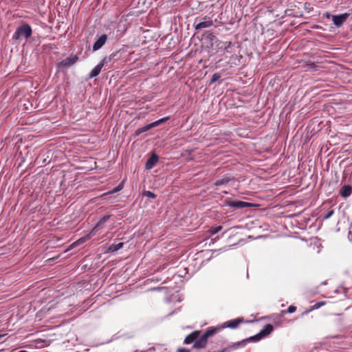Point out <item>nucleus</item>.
<instances>
[{
  "label": "nucleus",
  "mask_w": 352,
  "mask_h": 352,
  "mask_svg": "<svg viewBox=\"0 0 352 352\" xmlns=\"http://www.w3.org/2000/svg\"><path fill=\"white\" fill-rule=\"evenodd\" d=\"M219 332V328H214L213 327H208L201 336L200 335V331H195L186 337L184 343L189 344L195 342L194 348L203 349L207 345L208 338Z\"/></svg>",
  "instance_id": "obj_1"
},
{
  "label": "nucleus",
  "mask_w": 352,
  "mask_h": 352,
  "mask_svg": "<svg viewBox=\"0 0 352 352\" xmlns=\"http://www.w3.org/2000/svg\"><path fill=\"white\" fill-rule=\"evenodd\" d=\"M219 332V328H214L213 327H208L201 336L200 335V331H195L186 337L184 343L189 344L195 342L194 348L203 349L207 345L208 338Z\"/></svg>",
  "instance_id": "obj_2"
},
{
  "label": "nucleus",
  "mask_w": 352,
  "mask_h": 352,
  "mask_svg": "<svg viewBox=\"0 0 352 352\" xmlns=\"http://www.w3.org/2000/svg\"><path fill=\"white\" fill-rule=\"evenodd\" d=\"M32 34L31 26L28 23H23L21 26L16 28L15 32L12 35L14 40H19L21 37L28 38Z\"/></svg>",
  "instance_id": "obj_3"
},
{
  "label": "nucleus",
  "mask_w": 352,
  "mask_h": 352,
  "mask_svg": "<svg viewBox=\"0 0 352 352\" xmlns=\"http://www.w3.org/2000/svg\"><path fill=\"white\" fill-rule=\"evenodd\" d=\"M273 329H274V327L270 324H267L263 327V329L258 333H257L254 336L251 337L250 338V340H253V341H258L260 339L270 335L272 333V331H273Z\"/></svg>",
  "instance_id": "obj_4"
},
{
  "label": "nucleus",
  "mask_w": 352,
  "mask_h": 352,
  "mask_svg": "<svg viewBox=\"0 0 352 352\" xmlns=\"http://www.w3.org/2000/svg\"><path fill=\"white\" fill-rule=\"evenodd\" d=\"M111 60V58L110 57H104L101 62L91 70L89 74V78H93L98 76L104 65L109 63Z\"/></svg>",
  "instance_id": "obj_5"
},
{
  "label": "nucleus",
  "mask_w": 352,
  "mask_h": 352,
  "mask_svg": "<svg viewBox=\"0 0 352 352\" xmlns=\"http://www.w3.org/2000/svg\"><path fill=\"white\" fill-rule=\"evenodd\" d=\"M244 321L243 318H237L234 320H231L226 322L224 324L217 327H213L214 328H219V331L224 328L228 327L230 329L236 328L240 324L243 323Z\"/></svg>",
  "instance_id": "obj_6"
},
{
  "label": "nucleus",
  "mask_w": 352,
  "mask_h": 352,
  "mask_svg": "<svg viewBox=\"0 0 352 352\" xmlns=\"http://www.w3.org/2000/svg\"><path fill=\"white\" fill-rule=\"evenodd\" d=\"M169 119V117H164L163 118H161L155 122H153L149 124H147L142 128H140L138 129L137 131H136V133L138 135V134H140L143 132H145L149 129H151V128H153V127H155V126H157L158 125H160V124L162 123H164L166 121H167Z\"/></svg>",
  "instance_id": "obj_7"
},
{
  "label": "nucleus",
  "mask_w": 352,
  "mask_h": 352,
  "mask_svg": "<svg viewBox=\"0 0 352 352\" xmlns=\"http://www.w3.org/2000/svg\"><path fill=\"white\" fill-rule=\"evenodd\" d=\"M169 119V117H164L163 118H161L155 122H153L149 124H147L142 128H140L138 129L137 131H136V133L138 135V134H140L143 132H145L149 129H151V128H153V127H155V126H157L158 125H160V124L162 123H164L166 121H167Z\"/></svg>",
  "instance_id": "obj_8"
},
{
  "label": "nucleus",
  "mask_w": 352,
  "mask_h": 352,
  "mask_svg": "<svg viewBox=\"0 0 352 352\" xmlns=\"http://www.w3.org/2000/svg\"><path fill=\"white\" fill-rule=\"evenodd\" d=\"M213 25V21L211 18L208 16H205L202 18V21L195 25L196 30H201L203 28H210Z\"/></svg>",
  "instance_id": "obj_9"
},
{
  "label": "nucleus",
  "mask_w": 352,
  "mask_h": 352,
  "mask_svg": "<svg viewBox=\"0 0 352 352\" xmlns=\"http://www.w3.org/2000/svg\"><path fill=\"white\" fill-rule=\"evenodd\" d=\"M111 215H104L100 220L96 223V225L90 231L94 236L96 232L104 227L105 223L109 219Z\"/></svg>",
  "instance_id": "obj_10"
},
{
  "label": "nucleus",
  "mask_w": 352,
  "mask_h": 352,
  "mask_svg": "<svg viewBox=\"0 0 352 352\" xmlns=\"http://www.w3.org/2000/svg\"><path fill=\"white\" fill-rule=\"evenodd\" d=\"M349 16V14L348 13H344L339 15H333L332 16L333 24L337 27L341 26Z\"/></svg>",
  "instance_id": "obj_11"
},
{
  "label": "nucleus",
  "mask_w": 352,
  "mask_h": 352,
  "mask_svg": "<svg viewBox=\"0 0 352 352\" xmlns=\"http://www.w3.org/2000/svg\"><path fill=\"white\" fill-rule=\"evenodd\" d=\"M227 205L234 208H243L250 207L251 204L242 201H228Z\"/></svg>",
  "instance_id": "obj_12"
},
{
  "label": "nucleus",
  "mask_w": 352,
  "mask_h": 352,
  "mask_svg": "<svg viewBox=\"0 0 352 352\" xmlns=\"http://www.w3.org/2000/svg\"><path fill=\"white\" fill-rule=\"evenodd\" d=\"M158 160H159V157H158L157 155H156L155 153L153 154L147 160L146 164H145V168L147 170H150V169L153 168L156 165V164L158 162Z\"/></svg>",
  "instance_id": "obj_13"
},
{
  "label": "nucleus",
  "mask_w": 352,
  "mask_h": 352,
  "mask_svg": "<svg viewBox=\"0 0 352 352\" xmlns=\"http://www.w3.org/2000/svg\"><path fill=\"white\" fill-rule=\"evenodd\" d=\"M107 40V36L106 34L101 35L94 44V51H96L100 49L105 44Z\"/></svg>",
  "instance_id": "obj_14"
},
{
  "label": "nucleus",
  "mask_w": 352,
  "mask_h": 352,
  "mask_svg": "<svg viewBox=\"0 0 352 352\" xmlns=\"http://www.w3.org/2000/svg\"><path fill=\"white\" fill-rule=\"evenodd\" d=\"M78 60V57L74 56L72 58H67L60 63V67L66 68L74 65Z\"/></svg>",
  "instance_id": "obj_15"
},
{
  "label": "nucleus",
  "mask_w": 352,
  "mask_h": 352,
  "mask_svg": "<svg viewBox=\"0 0 352 352\" xmlns=\"http://www.w3.org/2000/svg\"><path fill=\"white\" fill-rule=\"evenodd\" d=\"M352 193V187L349 185L342 186L340 191V195L343 197H347Z\"/></svg>",
  "instance_id": "obj_16"
},
{
  "label": "nucleus",
  "mask_w": 352,
  "mask_h": 352,
  "mask_svg": "<svg viewBox=\"0 0 352 352\" xmlns=\"http://www.w3.org/2000/svg\"><path fill=\"white\" fill-rule=\"evenodd\" d=\"M93 236H94L93 234H91V232H89L85 236L78 239L75 243H73L72 245L76 246V245H81V244L84 243L85 242H86L87 241L89 240Z\"/></svg>",
  "instance_id": "obj_17"
},
{
  "label": "nucleus",
  "mask_w": 352,
  "mask_h": 352,
  "mask_svg": "<svg viewBox=\"0 0 352 352\" xmlns=\"http://www.w3.org/2000/svg\"><path fill=\"white\" fill-rule=\"evenodd\" d=\"M326 302L324 301H320L317 303H316L314 305L311 306L308 310L302 312V315L304 316L307 314H308L309 311H311L314 309H318L320 308L322 306L324 305Z\"/></svg>",
  "instance_id": "obj_18"
},
{
  "label": "nucleus",
  "mask_w": 352,
  "mask_h": 352,
  "mask_svg": "<svg viewBox=\"0 0 352 352\" xmlns=\"http://www.w3.org/2000/svg\"><path fill=\"white\" fill-rule=\"evenodd\" d=\"M217 46L219 49H224V50H227L228 47H230L231 46V44H232V43L230 41L223 42L221 41H217Z\"/></svg>",
  "instance_id": "obj_19"
},
{
  "label": "nucleus",
  "mask_w": 352,
  "mask_h": 352,
  "mask_svg": "<svg viewBox=\"0 0 352 352\" xmlns=\"http://www.w3.org/2000/svg\"><path fill=\"white\" fill-rule=\"evenodd\" d=\"M124 245V243H118L117 244H112L109 246V250L110 252H116L118 250H120V248H122Z\"/></svg>",
  "instance_id": "obj_20"
},
{
  "label": "nucleus",
  "mask_w": 352,
  "mask_h": 352,
  "mask_svg": "<svg viewBox=\"0 0 352 352\" xmlns=\"http://www.w3.org/2000/svg\"><path fill=\"white\" fill-rule=\"evenodd\" d=\"M223 227L221 226H216V227H212L209 230V233L210 235H214L215 234L218 233L219 231L222 230Z\"/></svg>",
  "instance_id": "obj_21"
},
{
  "label": "nucleus",
  "mask_w": 352,
  "mask_h": 352,
  "mask_svg": "<svg viewBox=\"0 0 352 352\" xmlns=\"http://www.w3.org/2000/svg\"><path fill=\"white\" fill-rule=\"evenodd\" d=\"M296 311V307L294 305H290L287 310H283L281 311L282 314H292Z\"/></svg>",
  "instance_id": "obj_22"
},
{
  "label": "nucleus",
  "mask_w": 352,
  "mask_h": 352,
  "mask_svg": "<svg viewBox=\"0 0 352 352\" xmlns=\"http://www.w3.org/2000/svg\"><path fill=\"white\" fill-rule=\"evenodd\" d=\"M229 181H230V179L226 177L222 178V179L217 180L214 183V185L217 186H221L223 184L228 183Z\"/></svg>",
  "instance_id": "obj_23"
},
{
  "label": "nucleus",
  "mask_w": 352,
  "mask_h": 352,
  "mask_svg": "<svg viewBox=\"0 0 352 352\" xmlns=\"http://www.w3.org/2000/svg\"><path fill=\"white\" fill-rule=\"evenodd\" d=\"M220 78L221 75L219 73L214 74L210 79V85L217 82L218 80H219Z\"/></svg>",
  "instance_id": "obj_24"
},
{
  "label": "nucleus",
  "mask_w": 352,
  "mask_h": 352,
  "mask_svg": "<svg viewBox=\"0 0 352 352\" xmlns=\"http://www.w3.org/2000/svg\"><path fill=\"white\" fill-rule=\"evenodd\" d=\"M144 195L149 198L155 199L156 197V195L151 191H144Z\"/></svg>",
  "instance_id": "obj_25"
},
{
  "label": "nucleus",
  "mask_w": 352,
  "mask_h": 352,
  "mask_svg": "<svg viewBox=\"0 0 352 352\" xmlns=\"http://www.w3.org/2000/svg\"><path fill=\"white\" fill-rule=\"evenodd\" d=\"M121 189H122V186H119L115 188L114 189H113L112 190H111L110 192H107V194L115 193V192L120 191Z\"/></svg>",
  "instance_id": "obj_26"
},
{
  "label": "nucleus",
  "mask_w": 352,
  "mask_h": 352,
  "mask_svg": "<svg viewBox=\"0 0 352 352\" xmlns=\"http://www.w3.org/2000/svg\"><path fill=\"white\" fill-rule=\"evenodd\" d=\"M333 214V210H330L329 211L324 217V219H327L329 218H330Z\"/></svg>",
  "instance_id": "obj_27"
},
{
  "label": "nucleus",
  "mask_w": 352,
  "mask_h": 352,
  "mask_svg": "<svg viewBox=\"0 0 352 352\" xmlns=\"http://www.w3.org/2000/svg\"><path fill=\"white\" fill-rule=\"evenodd\" d=\"M177 352H189V351L186 349L181 348L179 349Z\"/></svg>",
  "instance_id": "obj_28"
},
{
  "label": "nucleus",
  "mask_w": 352,
  "mask_h": 352,
  "mask_svg": "<svg viewBox=\"0 0 352 352\" xmlns=\"http://www.w3.org/2000/svg\"><path fill=\"white\" fill-rule=\"evenodd\" d=\"M209 36H210V39H211V40H212V39H213V38H214V37H215V36H214L213 34H210V35H209Z\"/></svg>",
  "instance_id": "obj_29"
},
{
  "label": "nucleus",
  "mask_w": 352,
  "mask_h": 352,
  "mask_svg": "<svg viewBox=\"0 0 352 352\" xmlns=\"http://www.w3.org/2000/svg\"><path fill=\"white\" fill-rule=\"evenodd\" d=\"M18 352H28L27 351H25V350H22V351H19Z\"/></svg>",
  "instance_id": "obj_30"
},
{
  "label": "nucleus",
  "mask_w": 352,
  "mask_h": 352,
  "mask_svg": "<svg viewBox=\"0 0 352 352\" xmlns=\"http://www.w3.org/2000/svg\"><path fill=\"white\" fill-rule=\"evenodd\" d=\"M4 335L0 334V339L3 337Z\"/></svg>",
  "instance_id": "obj_31"
}]
</instances>
